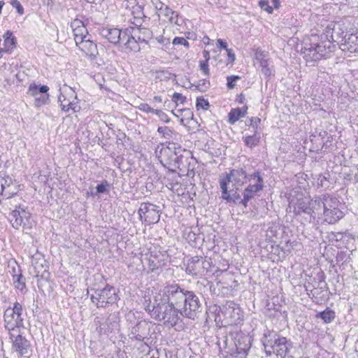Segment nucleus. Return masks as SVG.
<instances>
[{
    "instance_id": "f257e3e1",
    "label": "nucleus",
    "mask_w": 358,
    "mask_h": 358,
    "mask_svg": "<svg viewBox=\"0 0 358 358\" xmlns=\"http://www.w3.org/2000/svg\"><path fill=\"white\" fill-rule=\"evenodd\" d=\"M157 298L153 296L145 298L143 306L146 312L155 320L162 322L165 325L175 327L182 317L180 308L171 306L168 303L160 302Z\"/></svg>"
},
{
    "instance_id": "f03ea898",
    "label": "nucleus",
    "mask_w": 358,
    "mask_h": 358,
    "mask_svg": "<svg viewBox=\"0 0 358 358\" xmlns=\"http://www.w3.org/2000/svg\"><path fill=\"white\" fill-rule=\"evenodd\" d=\"M327 42V44H324L319 40L317 35L313 34L303 42L300 52L307 63L313 66L322 59H327L333 55L335 47L330 42Z\"/></svg>"
},
{
    "instance_id": "7ed1b4c3",
    "label": "nucleus",
    "mask_w": 358,
    "mask_h": 358,
    "mask_svg": "<svg viewBox=\"0 0 358 358\" xmlns=\"http://www.w3.org/2000/svg\"><path fill=\"white\" fill-rule=\"evenodd\" d=\"M262 343L267 355H275L278 357L285 358L292 348V343L286 337L273 331L264 334Z\"/></svg>"
},
{
    "instance_id": "20e7f679",
    "label": "nucleus",
    "mask_w": 358,
    "mask_h": 358,
    "mask_svg": "<svg viewBox=\"0 0 358 358\" xmlns=\"http://www.w3.org/2000/svg\"><path fill=\"white\" fill-rule=\"evenodd\" d=\"M100 34L110 43L114 45L119 44L124 52L133 51L136 52L141 49L134 41H129L127 29L122 30L117 28L103 27L100 30Z\"/></svg>"
},
{
    "instance_id": "39448f33",
    "label": "nucleus",
    "mask_w": 358,
    "mask_h": 358,
    "mask_svg": "<svg viewBox=\"0 0 358 358\" xmlns=\"http://www.w3.org/2000/svg\"><path fill=\"white\" fill-rule=\"evenodd\" d=\"M188 290L181 288L176 283L168 284L153 296L160 302L168 303L180 308Z\"/></svg>"
},
{
    "instance_id": "423d86ee",
    "label": "nucleus",
    "mask_w": 358,
    "mask_h": 358,
    "mask_svg": "<svg viewBox=\"0 0 358 358\" xmlns=\"http://www.w3.org/2000/svg\"><path fill=\"white\" fill-rule=\"evenodd\" d=\"M9 222L14 229H22L25 234H29L34 225L31 213L27 210V208L21 205L16 206L11 211Z\"/></svg>"
},
{
    "instance_id": "0eeeda50",
    "label": "nucleus",
    "mask_w": 358,
    "mask_h": 358,
    "mask_svg": "<svg viewBox=\"0 0 358 358\" xmlns=\"http://www.w3.org/2000/svg\"><path fill=\"white\" fill-rule=\"evenodd\" d=\"M90 299L97 308H106L109 304L115 303L119 300V297L116 288L106 285L103 289H95Z\"/></svg>"
},
{
    "instance_id": "6e6552de",
    "label": "nucleus",
    "mask_w": 358,
    "mask_h": 358,
    "mask_svg": "<svg viewBox=\"0 0 358 358\" xmlns=\"http://www.w3.org/2000/svg\"><path fill=\"white\" fill-rule=\"evenodd\" d=\"M22 306L18 302L13 304V308H8L4 311V327L9 331H15L16 329L23 327Z\"/></svg>"
},
{
    "instance_id": "1a4fd4ad",
    "label": "nucleus",
    "mask_w": 358,
    "mask_h": 358,
    "mask_svg": "<svg viewBox=\"0 0 358 358\" xmlns=\"http://www.w3.org/2000/svg\"><path fill=\"white\" fill-rule=\"evenodd\" d=\"M180 310L183 317L194 320L197 313L201 311V302L199 296L193 291H187Z\"/></svg>"
},
{
    "instance_id": "9d476101",
    "label": "nucleus",
    "mask_w": 358,
    "mask_h": 358,
    "mask_svg": "<svg viewBox=\"0 0 358 358\" xmlns=\"http://www.w3.org/2000/svg\"><path fill=\"white\" fill-rule=\"evenodd\" d=\"M219 310L229 325L236 324L243 319V313L240 306L232 301H226L219 306Z\"/></svg>"
},
{
    "instance_id": "9b49d317",
    "label": "nucleus",
    "mask_w": 358,
    "mask_h": 358,
    "mask_svg": "<svg viewBox=\"0 0 358 358\" xmlns=\"http://www.w3.org/2000/svg\"><path fill=\"white\" fill-rule=\"evenodd\" d=\"M61 108L65 112L72 110L73 113L79 111L80 106L78 104L76 93L71 87H67L59 96Z\"/></svg>"
},
{
    "instance_id": "f8f14e48",
    "label": "nucleus",
    "mask_w": 358,
    "mask_h": 358,
    "mask_svg": "<svg viewBox=\"0 0 358 358\" xmlns=\"http://www.w3.org/2000/svg\"><path fill=\"white\" fill-rule=\"evenodd\" d=\"M140 220L148 224H155L159 221V210L151 203H143L138 210Z\"/></svg>"
},
{
    "instance_id": "ddd939ff",
    "label": "nucleus",
    "mask_w": 358,
    "mask_h": 358,
    "mask_svg": "<svg viewBox=\"0 0 358 358\" xmlns=\"http://www.w3.org/2000/svg\"><path fill=\"white\" fill-rule=\"evenodd\" d=\"M129 41L132 40L139 46V43H148V41L152 38V32L146 27H129Z\"/></svg>"
},
{
    "instance_id": "4468645a",
    "label": "nucleus",
    "mask_w": 358,
    "mask_h": 358,
    "mask_svg": "<svg viewBox=\"0 0 358 358\" xmlns=\"http://www.w3.org/2000/svg\"><path fill=\"white\" fill-rule=\"evenodd\" d=\"M229 180L228 178H221L220 180V186L222 192V198L226 200L228 203H233L234 204H241L242 200L241 195L238 192V187H236V190L232 189L231 192L228 191Z\"/></svg>"
},
{
    "instance_id": "2eb2a0df",
    "label": "nucleus",
    "mask_w": 358,
    "mask_h": 358,
    "mask_svg": "<svg viewBox=\"0 0 358 358\" xmlns=\"http://www.w3.org/2000/svg\"><path fill=\"white\" fill-rule=\"evenodd\" d=\"M9 335L15 350L21 356L27 355L30 351V342L20 334L15 335L14 331L9 332Z\"/></svg>"
},
{
    "instance_id": "dca6fc26",
    "label": "nucleus",
    "mask_w": 358,
    "mask_h": 358,
    "mask_svg": "<svg viewBox=\"0 0 358 358\" xmlns=\"http://www.w3.org/2000/svg\"><path fill=\"white\" fill-rule=\"evenodd\" d=\"M249 176L250 173L244 169L240 168L230 170L223 178H228L229 183L231 182L234 186L239 187L248 182Z\"/></svg>"
},
{
    "instance_id": "f3484780",
    "label": "nucleus",
    "mask_w": 358,
    "mask_h": 358,
    "mask_svg": "<svg viewBox=\"0 0 358 358\" xmlns=\"http://www.w3.org/2000/svg\"><path fill=\"white\" fill-rule=\"evenodd\" d=\"M233 339L234 340L236 354L241 357H245L251 347L250 338L241 332H236Z\"/></svg>"
},
{
    "instance_id": "a211bd4d",
    "label": "nucleus",
    "mask_w": 358,
    "mask_h": 358,
    "mask_svg": "<svg viewBox=\"0 0 358 358\" xmlns=\"http://www.w3.org/2000/svg\"><path fill=\"white\" fill-rule=\"evenodd\" d=\"M166 255L158 250H152L148 258L149 270L154 272L166 264Z\"/></svg>"
},
{
    "instance_id": "6ab92c4d",
    "label": "nucleus",
    "mask_w": 358,
    "mask_h": 358,
    "mask_svg": "<svg viewBox=\"0 0 358 358\" xmlns=\"http://www.w3.org/2000/svg\"><path fill=\"white\" fill-rule=\"evenodd\" d=\"M336 24H328L325 29L324 32L318 36L319 40L324 44H327V42H330L332 45L336 49V44H338V40L341 38L339 32L335 31Z\"/></svg>"
},
{
    "instance_id": "aec40b11",
    "label": "nucleus",
    "mask_w": 358,
    "mask_h": 358,
    "mask_svg": "<svg viewBox=\"0 0 358 358\" xmlns=\"http://www.w3.org/2000/svg\"><path fill=\"white\" fill-rule=\"evenodd\" d=\"M71 27L73 30L76 44L82 42V41L87 38H89L90 36L88 31L82 20L79 19H75L71 23Z\"/></svg>"
},
{
    "instance_id": "412c9836",
    "label": "nucleus",
    "mask_w": 358,
    "mask_h": 358,
    "mask_svg": "<svg viewBox=\"0 0 358 358\" xmlns=\"http://www.w3.org/2000/svg\"><path fill=\"white\" fill-rule=\"evenodd\" d=\"M344 42L340 44L339 48L344 52L354 53L358 52V35L351 34L345 35L343 38Z\"/></svg>"
},
{
    "instance_id": "4be33fe9",
    "label": "nucleus",
    "mask_w": 358,
    "mask_h": 358,
    "mask_svg": "<svg viewBox=\"0 0 358 358\" xmlns=\"http://www.w3.org/2000/svg\"><path fill=\"white\" fill-rule=\"evenodd\" d=\"M261 191L262 185L260 182L259 184H253L252 182H250L243 191V199L241 201V204L245 207H247L249 201L253 199L255 195Z\"/></svg>"
},
{
    "instance_id": "5701e85b",
    "label": "nucleus",
    "mask_w": 358,
    "mask_h": 358,
    "mask_svg": "<svg viewBox=\"0 0 358 358\" xmlns=\"http://www.w3.org/2000/svg\"><path fill=\"white\" fill-rule=\"evenodd\" d=\"M201 265V257H192L187 262L186 273L192 275H203V269Z\"/></svg>"
},
{
    "instance_id": "b1692460",
    "label": "nucleus",
    "mask_w": 358,
    "mask_h": 358,
    "mask_svg": "<svg viewBox=\"0 0 358 358\" xmlns=\"http://www.w3.org/2000/svg\"><path fill=\"white\" fill-rule=\"evenodd\" d=\"M325 194L315 197L309 201L310 215L315 218L322 215Z\"/></svg>"
},
{
    "instance_id": "393cba45",
    "label": "nucleus",
    "mask_w": 358,
    "mask_h": 358,
    "mask_svg": "<svg viewBox=\"0 0 358 358\" xmlns=\"http://www.w3.org/2000/svg\"><path fill=\"white\" fill-rule=\"evenodd\" d=\"M76 45L86 55L92 58L96 57L98 54L96 44L90 40V37L84 39L80 43H78Z\"/></svg>"
},
{
    "instance_id": "a878e982",
    "label": "nucleus",
    "mask_w": 358,
    "mask_h": 358,
    "mask_svg": "<svg viewBox=\"0 0 358 358\" xmlns=\"http://www.w3.org/2000/svg\"><path fill=\"white\" fill-rule=\"evenodd\" d=\"M147 330L148 324L144 322H139L131 329V338L139 341H143L148 334Z\"/></svg>"
},
{
    "instance_id": "bb28decb",
    "label": "nucleus",
    "mask_w": 358,
    "mask_h": 358,
    "mask_svg": "<svg viewBox=\"0 0 358 358\" xmlns=\"http://www.w3.org/2000/svg\"><path fill=\"white\" fill-rule=\"evenodd\" d=\"M159 10L166 17L169 19V21L171 24H176L178 26H181L183 23V20L179 17V14L173 10L168 6H162L159 8Z\"/></svg>"
},
{
    "instance_id": "cd10ccee",
    "label": "nucleus",
    "mask_w": 358,
    "mask_h": 358,
    "mask_svg": "<svg viewBox=\"0 0 358 358\" xmlns=\"http://www.w3.org/2000/svg\"><path fill=\"white\" fill-rule=\"evenodd\" d=\"M161 154L164 157H167L168 162L166 163L169 167L173 166L174 169L179 168L180 157L178 156L176 152L167 147L162 149Z\"/></svg>"
},
{
    "instance_id": "c85d7f7f",
    "label": "nucleus",
    "mask_w": 358,
    "mask_h": 358,
    "mask_svg": "<svg viewBox=\"0 0 358 358\" xmlns=\"http://www.w3.org/2000/svg\"><path fill=\"white\" fill-rule=\"evenodd\" d=\"M293 207V212L295 215H298L302 213L310 215V206L309 201L307 202L303 199H297L296 202L290 201L289 208Z\"/></svg>"
},
{
    "instance_id": "c756f323",
    "label": "nucleus",
    "mask_w": 358,
    "mask_h": 358,
    "mask_svg": "<svg viewBox=\"0 0 358 358\" xmlns=\"http://www.w3.org/2000/svg\"><path fill=\"white\" fill-rule=\"evenodd\" d=\"M322 215L323 216L324 222L328 224H334L343 217V213L340 210V208H337L335 210H330V211H327L326 213Z\"/></svg>"
},
{
    "instance_id": "7c9ffc66",
    "label": "nucleus",
    "mask_w": 358,
    "mask_h": 358,
    "mask_svg": "<svg viewBox=\"0 0 358 358\" xmlns=\"http://www.w3.org/2000/svg\"><path fill=\"white\" fill-rule=\"evenodd\" d=\"M322 215L326 213L327 211H330V210H335L339 208L340 201L336 197L326 194Z\"/></svg>"
},
{
    "instance_id": "2f4dec72",
    "label": "nucleus",
    "mask_w": 358,
    "mask_h": 358,
    "mask_svg": "<svg viewBox=\"0 0 358 358\" xmlns=\"http://www.w3.org/2000/svg\"><path fill=\"white\" fill-rule=\"evenodd\" d=\"M247 106L243 107L242 108H236L231 109L228 115L229 122L231 124H234L241 117H243L247 113Z\"/></svg>"
},
{
    "instance_id": "473e14b6",
    "label": "nucleus",
    "mask_w": 358,
    "mask_h": 358,
    "mask_svg": "<svg viewBox=\"0 0 358 358\" xmlns=\"http://www.w3.org/2000/svg\"><path fill=\"white\" fill-rule=\"evenodd\" d=\"M45 262V261L41 254L38 253L31 257V266H34L35 271L37 273H40Z\"/></svg>"
},
{
    "instance_id": "72a5a7b5",
    "label": "nucleus",
    "mask_w": 358,
    "mask_h": 358,
    "mask_svg": "<svg viewBox=\"0 0 358 358\" xmlns=\"http://www.w3.org/2000/svg\"><path fill=\"white\" fill-rule=\"evenodd\" d=\"M13 282L16 289L22 291L25 288V278L22 274L21 269H18L17 274H13Z\"/></svg>"
},
{
    "instance_id": "f704fd0d",
    "label": "nucleus",
    "mask_w": 358,
    "mask_h": 358,
    "mask_svg": "<svg viewBox=\"0 0 358 358\" xmlns=\"http://www.w3.org/2000/svg\"><path fill=\"white\" fill-rule=\"evenodd\" d=\"M49 87L46 85H37L34 83L29 85L27 93L34 97L40 93H47Z\"/></svg>"
},
{
    "instance_id": "c9c22d12",
    "label": "nucleus",
    "mask_w": 358,
    "mask_h": 358,
    "mask_svg": "<svg viewBox=\"0 0 358 358\" xmlns=\"http://www.w3.org/2000/svg\"><path fill=\"white\" fill-rule=\"evenodd\" d=\"M335 312L329 308L317 315V317L323 320L325 323H330L332 322L335 318Z\"/></svg>"
},
{
    "instance_id": "e433bc0d",
    "label": "nucleus",
    "mask_w": 358,
    "mask_h": 358,
    "mask_svg": "<svg viewBox=\"0 0 358 358\" xmlns=\"http://www.w3.org/2000/svg\"><path fill=\"white\" fill-rule=\"evenodd\" d=\"M248 182V184L250 182H252L253 184H259L260 182L262 185V191L263 190L264 187V179L262 175L261 174V172L259 170H256L254 172L250 173Z\"/></svg>"
},
{
    "instance_id": "4c0bfd02",
    "label": "nucleus",
    "mask_w": 358,
    "mask_h": 358,
    "mask_svg": "<svg viewBox=\"0 0 358 358\" xmlns=\"http://www.w3.org/2000/svg\"><path fill=\"white\" fill-rule=\"evenodd\" d=\"M260 136L257 134V131L255 130L251 136H246L244 142L248 147L252 148L258 145Z\"/></svg>"
},
{
    "instance_id": "58836bf2",
    "label": "nucleus",
    "mask_w": 358,
    "mask_h": 358,
    "mask_svg": "<svg viewBox=\"0 0 358 358\" xmlns=\"http://www.w3.org/2000/svg\"><path fill=\"white\" fill-rule=\"evenodd\" d=\"M259 65L262 67V73L264 75V76L270 77L274 75L273 66L270 65L268 60L262 61Z\"/></svg>"
},
{
    "instance_id": "ea45409f",
    "label": "nucleus",
    "mask_w": 358,
    "mask_h": 358,
    "mask_svg": "<svg viewBox=\"0 0 358 358\" xmlns=\"http://www.w3.org/2000/svg\"><path fill=\"white\" fill-rule=\"evenodd\" d=\"M114 325L115 324L113 323L112 320L109 317L104 323L100 324L99 331L101 334H108L112 331Z\"/></svg>"
},
{
    "instance_id": "a19ab883",
    "label": "nucleus",
    "mask_w": 358,
    "mask_h": 358,
    "mask_svg": "<svg viewBox=\"0 0 358 358\" xmlns=\"http://www.w3.org/2000/svg\"><path fill=\"white\" fill-rule=\"evenodd\" d=\"M49 99L48 93H40L37 96H34V105L36 107H41L47 103Z\"/></svg>"
},
{
    "instance_id": "79ce46f5",
    "label": "nucleus",
    "mask_w": 358,
    "mask_h": 358,
    "mask_svg": "<svg viewBox=\"0 0 358 358\" xmlns=\"http://www.w3.org/2000/svg\"><path fill=\"white\" fill-rule=\"evenodd\" d=\"M16 43H17L16 38H6L4 40V48H3L4 51L6 52H10L13 49H14L16 47Z\"/></svg>"
},
{
    "instance_id": "37998d69",
    "label": "nucleus",
    "mask_w": 358,
    "mask_h": 358,
    "mask_svg": "<svg viewBox=\"0 0 358 358\" xmlns=\"http://www.w3.org/2000/svg\"><path fill=\"white\" fill-rule=\"evenodd\" d=\"M14 186L17 185L13 183V180L10 176H7L3 178L0 183L1 190L5 189H10V187H13Z\"/></svg>"
},
{
    "instance_id": "c03bdc74",
    "label": "nucleus",
    "mask_w": 358,
    "mask_h": 358,
    "mask_svg": "<svg viewBox=\"0 0 358 358\" xmlns=\"http://www.w3.org/2000/svg\"><path fill=\"white\" fill-rule=\"evenodd\" d=\"M157 131L162 137L165 138H170L173 134V131L168 127H159Z\"/></svg>"
},
{
    "instance_id": "a18cd8bd",
    "label": "nucleus",
    "mask_w": 358,
    "mask_h": 358,
    "mask_svg": "<svg viewBox=\"0 0 358 358\" xmlns=\"http://www.w3.org/2000/svg\"><path fill=\"white\" fill-rule=\"evenodd\" d=\"M267 52L261 50L260 48H257L255 52V59L259 61V64L262 61H267L268 59Z\"/></svg>"
},
{
    "instance_id": "49530a36",
    "label": "nucleus",
    "mask_w": 358,
    "mask_h": 358,
    "mask_svg": "<svg viewBox=\"0 0 358 358\" xmlns=\"http://www.w3.org/2000/svg\"><path fill=\"white\" fill-rule=\"evenodd\" d=\"M210 86V82L206 79H203L201 80H199L197 85H196V87L200 91V92H206L207 89H208Z\"/></svg>"
},
{
    "instance_id": "de8ad7c7",
    "label": "nucleus",
    "mask_w": 358,
    "mask_h": 358,
    "mask_svg": "<svg viewBox=\"0 0 358 358\" xmlns=\"http://www.w3.org/2000/svg\"><path fill=\"white\" fill-rule=\"evenodd\" d=\"M196 106L198 109L201 108L204 110H207L208 108L209 107V102L208 101V100L205 99L203 97H198L196 99Z\"/></svg>"
},
{
    "instance_id": "09e8293b",
    "label": "nucleus",
    "mask_w": 358,
    "mask_h": 358,
    "mask_svg": "<svg viewBox=\"0 0 358 358\" xmlns=\"http://www.w3.org/2000/svg\"><path fill=\"white\" fill-rule=\"evenodd\" d=\"M259 6L262 10H266L268 13H272L273 11V8L269 5L268 0H260Z\"/></svg>"
},
{
    "instance_id": "8fccbe9b",
    "label": "nucleus",
    "mask_w": 358,
    "mask_h": 358,
    "mask_svg": "<svg viewBox=\"0 0 358 358\" xmlns=\"http://www.w3.org/2000/svg\"><path fill=\"white\" fill-rule=\"evenodd\" d=\"M154 114L157 115L159 120L165 123H168L171 120L168 115L162 110L155 109Z\"/></svg>"
},
{
    "instance_id": "3c124183",
    "label": "nucleus",
    "mask_w": 358,
    "mask_h": 358,
    "mask_svg": "<svg viewBox=\"0 0 358 358\" xmlns=\"http://www.w3.org/2000/svg\"><path fill=\"white\" fill-rule=\"evenodd\" d=\"M172 43L175 45H183L187 48H188L189 46L188 41L183 37H175L173 40Z\"/></svg>"
},
{
    "instance_id": "603ef678",
    "label": "nucleus",
    "mask_w": 358,
    "mask_h": 358,
    "mask_svg": "<svg viewBox=\"0 0 358 358\" xmlns=\"http://www.w3.org/2000/svg\"><path fill=\"white\" fill-rule=\"evenodd\" d=\"M172 101H174L176 104L178 102L184 103L186 101V97L180 93L175 92L172 96Z\"/></svg>"
},
{
    "instance_id": "864d4df0",
    "label": "nucleus",
    "mask_w": 358,
    "mask_h": 358,
    "mask_svg": "<svg viewBox=\"0 0 358 358\" xmlns=\"http://www.w3.org/2000/svg\"><path fill=\"white\" fill-rule=\"evenodd\" d=\"M10 4L13 8H16L18 14L20 15L24 14V8L18 0H11Z\"/></svg>"
},
{
    "instance_id": "5fc2aeb1",
    "label": "nucleus",
    "mask_w": 358,
    "mask_h": 358,
    "mask_svg": "<svg viewBox=\"0 0 358 358\" xmlns=\"http://www.w3.org/2000/svg\"><path fill=\"white\" fill-rule=\"evenodd\" d=\"M138 108L140 110L147 113H154L155 110V109L151 108L148 103H141L138 106Z\"/></svg>"
},
{
    "instance_id": "6e6d98bb",
    "label": "nucleus",
    "mask_w": 358,
    "mask_h": 358,
    "mask_svg": "<svg viewBox=\"0 0 358 358\" xmlns=\"http://www.w3.org/2000/svg\"><path fill=\"white\" fill-rule=\"evenodd\" d=\"M108 182L106 180H104L101 184L98 185L96 187V194L104 193L106 191V187L108 186Z\"/></svg>"
},
{
    "instance_id": "4d7b16f0",
    "label": "nucleus",
    "mask_w": 358,
    "mask_h": 358,
    "mask_svg": "<svg viewBox=\"0 0 358 358\" xmlns=\"http://www.w3.org/2000/svg\"><path fill=\"white\" fill-rule=\"evenodd\" d=\"M200 69L205 76L209 75V69L208 62L201 61Z\"/></svg>"
},
{
    "instance_id": "13d9d810",
    "label": "nucleus",
    "mask_w": 358,
    "mask_h": 358,
    "mask_svg": "<svg viewBox=\"0 0 358 358\" xmlns=\"http://www.w3.org/2000/svg\"><path fill=\"white\" fill-rule=\"evenodd\" d=\"M261 122V119L257 117H252L250 120V126L252 127L255 130L257 131L259 124Z\"/></svg>"
},
{
    "instance_id": "bf43d9fd",
    "label": "nucleus",
    "mask_w": 358,
    "mask_h": 358,
    "mask_svg": "<svg viewBox=\"0 0 358 358\" xmlns=\"http://www.w3.org/2000/svg\"><path fill=\"white\" fill-rule=\"evenodd\" d=\"M201 268L203 269V275L208 272V267L210 266V263L206 259L201 257Z\"/></svg>"
},
{
    "instance_id": "052dcab7",
    "label": "nucleus",
    "mask_w": 358,
    "mask_h": 358,
    "mask_svg": "<svg viewBox=\"0 0 358 358\" xmlns=\"http://www.w3.org/2000/svg\"><path fill=\"white\" fill-rule=\"evenodd\" d=\"M141 20L142 17L141 16L134 17V21L132 22V24L134 25V27H143Z\"/></svg>"
},
{
    "instance_id": "680f3d73",
    "label": "nucleus",
    "mask_w": 358,
    "mask_h": 358,
    "mask_svg": "<svg viewBox=\"0 0 358 358\" xmlns=\"http://www.w3.org/2000/svg\"><path fill=\"white\" fill-rule=\"evenodd\" d=\"M227 52V55H228V60L232 63L234 62L235 60V55L234 53L232 52V50L231 49H227L226 50Z\"/></svg>"
},
{
    "instance_id": "e2e57ef3",
    "label": "nucleus",
    "mask_w": 358,
    "mask_h": 358,
    "mask_svg": "<svg viewBox=\"0 0 358 358\" xmlns=\"http://www.w3.org/2000/svg\"><path fill=\"white\" fill-rule=\"evenodd\" d=\"M217 45L221 48H224L225 50L228 49L227 48V43L226 42H224L223 40L222 39H218L217 40Z\"/></svg>"
},
{
    "instance_id": "0e129e2a",
    "label": "nucleus",
    "mask_w": 358,
    "mask_h": 358,
    "mask_svg": "<svg viewBox=\"0 0 358 358\" xmlns=\"http://www.w3.org/2000/svg\"><path fill=\"white\" fill-rule=\"evenodd\" d=\"M227 79V85L228 88L233 89L235 87V81L233 79L230 80V76H228Z\"/></svg>"
},
{
    "instance_id": "69168bd1",
    "label": "nucleus",
    "mask_w": 358,
    "mask_h": 358,
    "mask_svg": "<svg viewBox=\"0 0 358 358\" xmlns=\"http://www.w3.org/2000/svg\"><path fill=\"white\" fill-rule=\"evenodd\" d=\"M15 38V36H13V32L10 31H7L4 34H3V38L4 40L6 38Z\"/></svg>"
},
{
    "instance_id": "338daca9",
    "label": "nucleus",
    "mask_w": 358,
    "mask_h": 358,
    "mask_svg": "<svg viewBox=\"0 0 358 358\" xmlns=\"http://www.w3.org/2000/svg\"><path fill=\"white\" fill-rule=\"evenodd\" d=\"M203 56L205 58V61L204 62H208V60L210 59V53H209V52L207 51V50H203Z\"/></svg>"
},
{
    "instance_id": "774afa93",
    "label": "nucleus",
    "mask_w": 358,
    "mask_h": 358,
    "mask_svg": "<svg viewBox=\"0 0 358 358\" xmlns=\"http://www.w3.org/2000/svg\"><path fill=\"white\" fill-rule=\"evenodd\" d=\"M272 3H273V6L275 8H279V6H280V0H272Z\"/></svg>"
}]
</instances>
